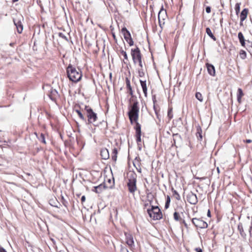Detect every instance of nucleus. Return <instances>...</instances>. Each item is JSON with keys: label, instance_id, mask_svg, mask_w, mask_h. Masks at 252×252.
<instances>
[{"label": "nucleus", "instance_id": "obj_58", "mask_svg": "<svg viewBox=\"0 0 252 252\" xmlns=\"http://www.w3.org/2000/svg\"><path fill=\"white\" fill-rule=\"evenodd\" d=\"M243 21H241L240 20V26H243Z\"/></svg>", "mask_w": 252, "mask_h": 252}, {"label": "nucleus", "instance_id": "obj_8", "mask_svg": "<svg viewBox=\"0 0 252 252\" xmlns=\"http://www.w3.org/2000/svg\"><path fill=\"white\" fill-rule=\"evenodd\" d=\"M166 15V11L162 6L158 14L159 25L161 28H162V26L164 25V20Z\"/></svg>", "mask_w": 252, "mask_h": 252}, {"label": "nucleus", "instance_id": "obj_63", "mask_svg": "<svg viewBox=\"0 0 252 252\" xmlns=\"http://www.w3.org/2000/svg\"><path fill=\"white\" fill-rule=\"evenodd\" d=\"M14 44V43H10V46H12Z\"/></svg>", "mask_w": 252, "mask_h": 252}, {"label": "nucleus", "instance_id": "obj_47", "mask_svg": "<svg viewBox=\"0 0 252 252\" xmlns=\"http://www.w3.org/2000/svg\"><path fill=\"white\" fill-rule=\"evenodd\" d=\"M137 63H138L140 67V68H143V65H142V60H140V61H137Z\"/></svg>", "mask_w": 252, "mask_h": 252}, {"label": "nucleus", "instance_id": "obj_3", "mask_svg": "<svg viewBox=\"0 0 252 252\" xmlns=\"http://www.w3.org/2000/svg\"><path fill=\"white\" fill-rule=\"evenodd\" d=\"M84 111L86 112V114L87 117L86 124H92L94 126H96V124L98 120L97 114L94 111L90 106L87 105H85Z\"/></svg>", "mask_w": 252, "mask_h": 252}, {"label": "nucleus", "instance_id": "obj_23", "mask_svg": "<svg viewBox=\"0 0 252 252\" xmlns=\"http://www.w3.org/2000/svg\"><path fill=\"white\" fill-rule=\"evenodd\" d=\"M134 123H135L134 128L136 131V134H141L140 124L138 122V121L134 122Z\"/></svg>", "mask_w": 252, "mask_h": 252}, {"label": "nucleus", "instance_id": "obj_45", "mask_svg": "<svg viewBox=\"0 0 252 252\" xmlns=\"http://www.w3.org/2000/svg\"><path fill=\"white\" fill-rule=\"evenodd\" d=\"M205 10L207 13H210L211 12V7L210 6H207Z\"/></svg>", "mask_w": 252, "mask_h": 252}, {"label": "nucleus", "instance_id": "obj_53", "mask_svg": "<svg viewBox=\"0 0 252 252\" xmlns=\"http://www.w3.org/2000/svg\"><path fill=\"white\" fill-rule=\"evenodd\" d=\"M245 142L247 143H250L252 142V140L251 139H247Z\"/></svg>", "mask_w": 252, "mask_h": 252}, {"label": "nucleus", "instance_id": "obj_28", "mask_svg": "<svg viewBox=\"0 0 252 252\" xmlns=\"http://www.w3.org/2000/svg\"><path fill=\"white\" fill-rule=\"evenodd\" d=\"M239 55L240 58L243 60L245 59L247 57L246 52L244 50H240Z\"/></svg>", "mask_w": 252, "mask_h": 252}, {"label": "nucleus", "instance_id": "obj_46", "mask_svg": "<svg viewBox=\"0 0 252 252\" xmlns=\"http://www.w3.org/2000/svg\"><path fill=\"white\" fill-rule=\"evenodd\" d=\"M121 252H129L126 248L122 247L121 249Z\"/></svg>", "mask_w": 252, "mask_h": 252}, {"label": "nucleus", "instance_id": "obj_18", "mask_svg": "<svg viewBox=\"0 0 252 252\" xmlns=\"http://www.w3.org/2000/svg\"><path fill=\"white\" fill-rule=\"evenodd\" d=\"M238 37L239 41L243 47L245 46V40L243 33L241 32H239L238 34Z\"/></svg>", "mask_w": 252, "mask_h": 252}, {"label": "nucleus", "instance_id": "obj_21", "mask_svg": "<svg viewBox=\"0 0 252 252\" xmlns=\"http://www.w3.org/2000/svg\"><path fill=\"white\" fill-rule=\"evenodd\" d=\"M238 229L239 231V232H240V235H241V236L243 238H245L246 237V234L245 233V232L244 231L243 225H242V224H239L238 225Z\"/></svg>", "mask_w": 252, "mask_h": 252}, {"label": "nucleus", "instance_id": "obj_56", "mask_svg": "<svg viewBox=\"0 0 252 252\" xmlns=\"http://www.w3.org/2000/svg\"><path fill=\"white\" fill-rule=\"evenodd\" d=\"M1 252H7L4 248L1 247Z\"/></svg>", "mask_w": 252, "mask_h": 252}, {"label": "nucleus", "instance_id": "obj_61", "mask_svg": "<svg viewBox=\"0 0 252 252\" xmlns=\"http://www.w3.org/2000/svg\"><path fill=\"white\" fill-rule=\"evenodd\" d=\"M50 204L51 205V206H56V205L52 204L51 203H50Z\"/></svg>", "mask_w": 252, "mask_h": 252}, {"label": "nucleus", "instance_id": "obj_10", "mask_svg": "<svg viewBox=\"0 0 252 252\" xmlns=\"http://www.w3.org/2000/svg\"><path fill=\"white\" fill-rule=\"evenodd\" d=\"M13 22L16 27L17 32L19 33H21L23 30V26L21 20L19 19H13Z\"/></svg>", "mask_w": 252, "mask_h": 252}, {"label": "nucleus", "instance_id": "obj_49", "mask_svg": "<svg viewBox=\"0 0 252 252\" xmlns=\"http://www.w3.org/2000/svg\"><path fill=\"white\" fill-rule=\"evenodd\" d=\"M112 153H113V154H115L117 155V154H118V151H117V148H114V149H113Z\"/></svg>", "mask_w": 252, "mask_h": 252}, {"label": "nucleus", "instance_id": "obj_54", "mask_svg": "<svg viewBox=\"0 0 252 252\" xmlns=\"http://www.w3.org/2000/svg\"><path fill=\"white\" fill-rule=\"evenodd\" d=\"M207 216L209 217H211V212H210V211L209 210H208Z\"/></svg>", "mask_w": 252, "mask_h": 252}, {"label": "nucleus", "instance_id": "obj_7", "mask_svg": "<svg viewBox=\"0 0 252 252\" xmlns=\"http://www.w3.org/2000/svg\"><path fill=\"white\" fill-rule=\"evenodd\" d=\"M191 221L196 227L206 228L208 227L207 223L200 219L193 218Z\"/></svg>", "mask_w": 252, "mask_h": 252}, {"label": "nucleus", "instance_id": "obj_4", "mask_svg": "<svg viewBox=\"0 0 252 252\" xmlns=\"http://www.w3.org/2000/svg\"><path fill=\"white\" fill-rule=\"evenodd\" d=\"M136 174L134 173H131L128 176V182L127 186L129 191L131 193H134L137 189L136 187Z\"/></svg>", "mask_w": 252, "mask_h": 252}, {"label": "nucleus", "instance_id": "obj_52", "mask_svg": "<svg viewBox=\"0 0 252 252\" xmlns=\"http://www.w3.org/2000/svg\"><path fill=\"white\" fill-rule=\"evenodd\" d=\"M247 49L249 52V53L251 54V55H252V48H251L250 49L247 48Z\"/></svg>", "mask_w": 252, "mask_h": 252}, {"label": "nucleus", "instance_id": "obj_30", "mask_svg": "<svg viewBox=\"0 0 252 252\" xmlns=\"http://www.w3.org/2000/svg\"><path fill=\"white\" fill-rule=\"evenodd\" d=\"M172 191L173 192V196L178 200H180L181 199L180 196L179 194L177 192L176 190H174L172 189Z\"/></svg>", "mask_w": 252, "mask_h": 252}, {"label": "nucleus", "instance_id": "obj_50", "mask_svg": "<svg viewBox=\"0 0 252 252\" xmlns=\"http://www.w3.org/2000/svg\"><path fill=\"white\" fill-rule=\"evenodd\" d=\"M86 200V197L85 195H83L82 197H81V202L82 203L85 202Z\"/></svg>", "mask_w": 252, "mask_h": 252}, {"label": "nucleus", "instance_id": "obj_43", "mask_svg": "<svg viewBox=\"0 0 252 252\" xmlns=\"http://www.w3.org/2000/svg\"><path fill=\"white\" fill-rule=\"evenodd\" d=\"M247 46L248 49L252 48V42L249 40H247Z\"/></svg>", "mask_w": 252, "mask_h": 252}, {"label": "nucleus", "instance_id": "obj_9", "mask_svg": "<svg viewBox=\"0 0 252 252\" xmlns=\"http://www.w3.org/2000/svg\"><path fill=\"white\" fill-rule=\"evenodd\" d=\"M187 199L188 201L192 205H195L198 202V199L196 195L191 191L188 194Z\"/></svg>", "mask_w": 252, "mask_h": 252}, {"label": "nucleus", "instance_id": "obj_42", "mask_svg": "<svg viewBox=\"0 0 252 252\" xmlns=\"http://www.w3.org/2000/svg\"><path fill=\"white\" fill-rule=\"evenodd\" d=\"M111 157L113 161H116L117 160V155L112 153Z\"/></svg>", "mask_w": 252, "mask_h": 252}, {"label": "nucleus", "instance_id": "obj_44", "mask_svg": "<svg viewBox=\"0 0 252 252\" xmlns=\"http://www.w3.org/2000/svg\"><path fill=\"white\" fill-rule=\"evenodd\" d=\"M173 137H174V141H175V138H179V139L181 138V136L178 133L173 134ZM174 142L175 143V141H174Z\"/></svg>", "mask_w": 252, "mask_h": 252}, {"label": "nucleus", "instance_id": "obj_11", "mask_svg": "<svg viewBox=\"0 0 252 252\" xmlns=\"http://www.w3.org/2000/svg\"><path fill=\"white\" fill-rule=\"evenodd\" d=\"M107 188L104 184H101L97 186L94 187L92 191L96 193H100Z\"/></svg>", "mask_w": 252, "mask_h": 252}, {"label": "nucleus", "instance_id": "obj_12", "mask_svg": "<svg viewBox=\"0 0 252 252\" xmlns=\"http://www.w3.org/2000/svg\"><path fill=\"white\" fill-rule=\"evenodd\" d=\"M126 243L130 247L133 248L134 246V243L133 236L130 234H126Z\"/></svg>", "mask_w": 252, "mask_h": 252}, {"label": "nucleus", "instance_id": "obj_38", "mask_svg": "<svg viewBox=\"0 0 252 252\" xmlns=\"http://www.w3.org/2000/svg\"><path fill=\"white\" fill-rule=\"evenodd\" d=\"M138 75L140 77H143L144 76V75H145V73H144V72L143 71V68H139V69H138Z\"/></svg>", "mask_w": 252, "mask_h": 252}, {"label": "nucleus", "instance_id": "obj_1", "mask_svg": "<svg viewBox=\"0 0 252 252\" xmlns=\"http://www.w3.org/2000/svg\"><path fill=\"white\" fill-rule=\"evenodd\" d=\"M66 73L69 79L75 83L79 81L82 76L81 70L70 64L66 68Z\"/></svg>", "mask_w": 252, "mask_h": 252}, {"label": "nucleus", "instance_id": "obj_40", "mask_svg": "<svg viewBox=\"0 0 252 252\" xmlns=\"http://www.w3.org/2000/svg\"><path fill=\"white\" fill-rule=\"evenodd\" d=\"M141 134H136V141L138 144L141 141Z\"/></svg>", "mask_w": 252, "mask_h": 252}, {"label": "nucleus", "instance_id": "obj_64", "mask_svg": "<svg viewBox=\"0 0 252 252\" xmlns=\"http://www.w3.org/2000/svg\"><path fill=\"white\" fill-rule=\"evenodd\" d=\"M111 180L110 179H109L108 180V182L111 183Z\"/></svg>", "mask_w": 252, "mask_h": 252}, {"label": "nucleus", "instance_id": "obj_24", "mask_svg": "<svg viewBox=\"0 0 252 252\" xmlns=\"http://www.w3.org/2000/svg\"><path fill=\"white\" fill-rule=\"evenodd\" d=\"M126 88L129 91V94L132 95L133 94V91L132 90V88L130 86V81L128 79V78L126 79Z\"/></svg>", "mask_w": 252, "mask_h": 252}, {"label": "nucleus", "instance_id": "obj_59", "mask_svg": "<svg viewBox=\"0 0 252 252\" xmlns=\"http://www.w3.org/2000/svg\"><path fill=\"white\" fill-rule=\"evenodd\" d=\"M112 184H113V185H112V186H110V187H109V188H112V186H113L114 185V181H113Z\"/></svg>", "mask_w": 252, "mask_h": 252}, {"label": "nucleus", "instance_id": "obj_31", "mask_svg": "<svg viewBox=\"0 0 252 252\" xmlns=\"http://www.w3.org/2000/svg\"><path fill=\"white\" fill-rule=\"evenodd\" d=\"M167 116L169 120H171L173 118L172 108H170L168 110Z\"/></svg>", "mask_w": 252, "mask_h": 252}, {"label": "nucleus", "instance_id": "obj_57", "mask_svg": "<svg viewBox=\"0 0 252 252\" xmlns=\"http://www.w3.org/2000/svg\"><path fill=\"white\" fill-rule=\"evenodd\" d=\"M137 170L138 172L141 173V168H137Z\"/></svg>", "mask_w": 252, "mask_h": 252}, {"label": "nucleus", "instance_id": "obj_51", "mask_svg": "<svg viewBox=\"0 0 252 252\" xmlns=\"http://www.w3.org/2000/svg\"><path fill=\"white\" fill-rule=\"evenodd\" d=\"M249 232H250V235L251 236H252V225L251 226V227L250 228Z\"/></svg>", "mask_w": 252, "mask_h": 252}, {"label": "nucleus", "instance_id": "obj_35", "mask_svg": "<svg viewBox=\"0 0 252 252\" xmlns=\"http://www.w3.org/2000/svg\"><path fill=\"white\" fill-rule=\"evenodd\" d=\"M120 52L121 54L124 56V59L126 60H128V57L126 52L122 49L120 50Z\"/></svg>", "mask_w": 252, "mask_h": 252}, {"label": "nucleus", "instance_id": "obj_37", "mask_svg": "<svg viewBox=\"0 0 252 252\" xmlns=\"http://www.w3.org/2000/svg\"><path fill=\"white\" fill-rule=\"evenodd\" d=\"M153 102H154V109L155 113H156L157 117L158 118V111L157 110V109L156 108V106L155 105V102H156V97L155 96H153Z\"/></svg>", "mask_w": 252, "mask_h": 252}, {"label": "nucleus", "instance_id": "obj_2", "mask_svg": "<svg viewBox=\"0 0 252 252\" xmlns=\"http://www.w3.org/2000/svg\"><path fill=\"white\" fill-rule=\"evenodd\" d=\"M139 108L137 100H134L131 105L128 112V116L130 122L132 124L134 122L138 121L139 118Z\"/></svg>", "mask_w": 252, "mask_h": 252}, {"label": "nucleus", "instance_id": "obj_26", "mask_svg": "<svg viewBox=\"0 0 252 252\" xmlns=\"http://www.w3.org/2000/svg\"><path fill=\"white\" fill-rule=\"evenodd\" d=\"M197 133H196V136L197 137H198V139H199L200 140H201L202 139V130H201V128L200 126H198V127H197Z\"/></svg>", "mask_w": 252, "mask_h": 252}, {"label": "nucleus", "instance_id": "obj_41", "mask_svg": "<svg viewBox=\"0 0 252 252\" xmlns=\"http://www.w3.org/2000/svg\"><path fill=\"white\" fill-rule=\"evenodd\" d=\"M126 41L129 44L130 46H131L134 44V42L131 37L130 39H128L127 41Z\"/></svg>", "mask_w": 252, "mask_h": 252}, {"label": "nucleus", "instance_id": "obj_14", "mask_svg": "<svg viewBox=\"0 0 252 252\" xmlns=\"http://www.w3.org/2000/svg\"><path fill=\"white\" fill-rule=\"evenodd\" d=\"M206 67L207 68V70L208 73L211 76H215V68L213 65L210 64L209 63H207L206 64Z\"/></svg>", "mask_w": 252, "mask_h": 252}, {"label": "nucleus", "instance_id": "obj_16", "mask_svg": "<svg viewBox=\"0 0 252 252\" xmlns=\"http://www.w3.org/2000/svg\"><path fill=\"white\" fill-rule=\"evenodd\" d=\"M140 83L142 88L143 92L144 94V95L146 97L147 96V87L146 85V81L140 80Z\"/></svg>", "mask_w": 252, "mask_h": 252}, {"label": "nucleus", "instance_id": "obj_48", "mask_svg": "<svg viewBox=\"0 0 252 252\" xmlns=\"http://www.w3.org/2000/svg\"><path fill=\"white\" fill-rule=\"evenodd\" d=\"M195 251L196 252H202V250L201 248H196L195 249Z\"/></svg>", "mask_w": 252, "mask_h": 252}, {"label": "nucleus", "instance_id": "obj_15", "mask_svg": "<svg viewBox=\"0 0 252 252\" xmlns=\"http://www.w3.org/2000/svg\"><path fill=\"white\" fill-rule=\"evenodd\" d=\"M100 156L103 159L106 160L108 159L109 158V154L108 150L105 148H102L100 151Z\"/></svg>", "mask_w": 252, "mask_h": 252}, {"label": "nucleus", "instance_id": "obj_55", "mask_svg": "<svg viewBox=\"0 0 252 252\" xmlns=\"http://www.w3.org/2000/svg\"><path fill=\"white\" fill-rule=\"evenodd\" d=\"M182 222L184 223V224L185 225V226L187 227V224L186 223V221L185 220H183L182 221Z\"/></svg>", "mask_w": 252, "mask_h": 252}, {"label": "nucleus", "instance_id": "obj_27", "mask_svg": "<svg viewBox=\"0 0 252 252\" xmlns=\"http://www.w3.org/2000/svg\"><path fill=\"white\" fill-rule=\"evenodd\" d=\"M147 198L148 201L150 203H151V202L153 201L154 196L151 192H147Z\"/></svg>", "mask_w": 252, "mask_h": 252}, {"label": "nucleus", "instance_id": "obj_34", "mask_svg": "<svg viewBox=\"0 0 252 252\" xmlns=\"http://www.w3.org/2000/svg\"><path fill=\"white\" fill-rule=\"evenodd\" d=\"M170 202V197L169 195L167 196L166 202L165 204V208L167 209L169 207V204Z\"/></svg>", "mask_w": 252, "mask_h": 252}, {"label": "nucleus", "instance_id": "obj_36", "mask_svg": "<svg viewBox=\"0 0 252 252\" xmlns=\"http://www.w3.org/2000/svg\"><path fill=\"white\" fill-rule=\"evenodd\" d=\"M174 219L175 220L178 221L181 219L180 215L177 212H174L173 214Z\"/></svg>", "mask_w": 252, "mask_h": 252}, {"label": "nucleus", "instance_id": "obj_33", "mask_svg": "<svg viewBox=\"0 0 252 252\" xmlns=\"http://www.w3.org/2000/svg\"><path fill=\"white\" fill-rule=\"evenodd\" d=\"M38 139L41 142L43 143L44 144H46L45 136L43 133L40 134V136L38 137Z\"/></svg>", "mask_w": 252, "mask_h": 252}, {"label": "nucleus", "instance_id": "obj_62", "mask_svg": "<svg viewBox=\"0 0 252 252\" xmlns=\"http://www.w3.org/2000/svg\"><path fill=\"white\" fill-rule=\"evenodd\" d=\"M18 0H13L12 1H13V2H15L16 1H17Z\"/></svg>", "mask_w": 252, "mask_h": 252}, {"label": "nucleus", "instance_id": "obj_39", "mask_svg": "<svg viewBox=\"0 0 252 252\" xmlns=\"http://www.w3.org/2000/svg\"><path fill=\"white\" fill-rule=\"evenodd\" d=\"M59 36L64 39V40H65L66 41H68V39L67 38V37L62 32H59Z\"/></svg>", "mask_w": 252, "mask_h": 252}, {"label": "nucleus", "instance_id": "obj_5", "mask_svg": "<svg viewBox=\"0 0 252 252\" xmlns=\"http://www.w3.org/2000/svg\"><path fill=\"white\" fill-rule=\"evenodd\" d=\"M147 212L149 216L154 220H160L162 217L161 212L158 206H152L151 209L147 210Z\"/></svg>", "mask_w": 252, "mask_h": 252}, {"label": "nucleus", "instance_id": "obj_20", "mask_svg": "<svg viewBox=\"0 0 252 252\" xmlns=\"http://www.w3.org/2000/svg\"><path fill=\"white\" fill-rule=\"evenodd\" d=\"M244 95V93L241 88L238 89L237 98L238 102L240 103L241 102V98Z\"/></svg>", "mask_w": 252, "mask_h": 252}, {"label": "nucleus", "instance_id": "obj_60", "mask_svg": "<svg viewBox=\"0 0 252 252\" xmlns=\"http://www.w3.org/2000/svg\"><path fill=\"white\" fill-rule=\"evenodd\" d=\"M113 36L114 39H116V36H115V35L114 34H113Z\"/></svg>", "mask_w": 252, "mask_h": 252}, {"label": "nucleus", "instance_id": "obj_17", "mask_svg": "<svg viewBox=\"0 0 252 252\" xmlns=\"http://www.w3.org/2000/svg\"><path fill=\"white\" fill-rule=\"evenodd\" d=\"M249 12V10L248 8H244L241 12L240 14V20L244 21L246 19L248 14Z\"/></svg>", "mask_w": 252, "mask_h": 252}, {"label": "nucleus", "instance_id": "obj_13", "mask_svg": "<svg viewBox=\"0 0 252 252\" xmlns=\"http://www.w3.org/2000/svg\"><path fill=\"white\" fill-rule=\"evenodd\" d=\"M121 31L124 35V38L126 41H127L128 39H130L131 37L130 32L126 27H123Z\"/></svg>", "mask_w": 252, "mask_h": 252}, {"label": "nucleus", "instance_id": "obj_22", "mask_svg": "<svg viewBox=\"0 0 252 252\" xmlns=\"http://www.w3.org/2000/svg\"><path fill=\"white\" fill-rule=\"evenodd\" d=\"M75 112L78 114L79 118L86 123L87 122V118L84 116L82 112L79 110H75Z\"/></svg>", "mask_w": 252, "mask_h": 252}, {"label": "nucleus", "instance_id": "obj_29", "mask_svg": "<svg viewBox=\"0 0 252 252\" xmlns=\"http://www.w3.org/2000/svg\"><path fill=\"white\" fill-rule=\"evenodd\" d=\"M195 97L200 102L203 101V96L200 93L197 92L195 94Z\"/></svg>", "mask_w": 252, "mask_h": 252}, {"label": "nucleus", "instance_id": "obj_25", "mask_svg": "<svg viewBox=\"0 0 252 252\" xmlns=\"http://www.w3.org/2000/svg\"><path fill=\"white\" fill-rule=\"evenodd\" d=\"M206 32L207 34L214 41L216 40V37L212 33L211 29L209 28H207L206 29Z\"/></svg>", "mask_w": 252, "mask_h": 252}, {"label": "nucleus", "instance_id": "obj_32", "mask_svg": "<svg viewBox=\"0 0 252 252\" xmlns=\"http://www.w3.org/2000/svg\"><path fill=\"white\" fill-rule=\"evenodd\" d=\"M240 5H241V3H237L236 4H235V11H236V13L237 15L238 14V13H239L240 12Z\"/></svg>", "mask_w": 252, "mask_h": 252}, {"label": "nucleus", "instance_id": "obj_19", "mask_svg": "<svg viewBox=\"0 0 252 252\" xmlns=\"http://www.w3.org/2000/svg\"><path fill=\"white\" fill-rule=\"evenodd\" d=\"M58 95V93L55 89L51 90L49 95L50 98L52 100H55L56 97Z\"/></svg>", "mask_w": 252, "mask_h": 252}, {"label": "nucleus", "instance_id": "obj_6", "mask_svg": "<svg viewBox=\"0 0 252 252\" xmlns=\"http://www.w3.org/2000/svg\"><path fill=\"white\" fill-rule=\"evenodd\" d=\"M131 55L134 63H136L137 61L142 60L141 54L139 48L136 46L135 49H131Z\"/></svg>", "mask_w": 252, "mask_h": 252}]
</instances>
